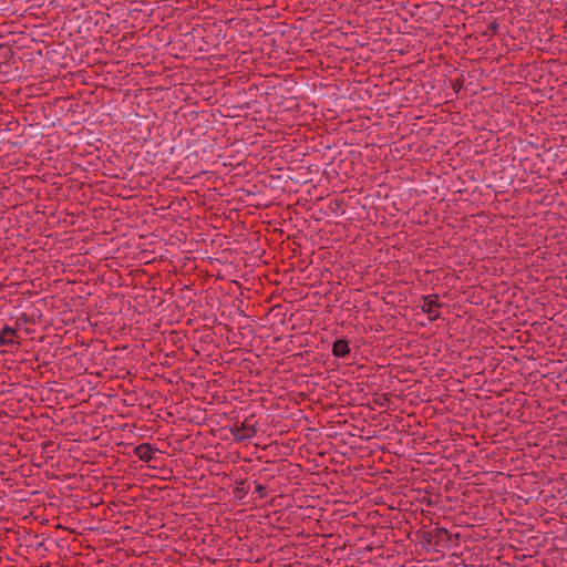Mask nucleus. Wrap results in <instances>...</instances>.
I'll return each mask as SVG.
<instances>
[{"label":"nucleus","instance_id":"nucleus-1","mask_svg":"<svg viewBox=\"0 0 567 567\" xmlns=\"http://www.w3.org/2000/svg\"><path fill=\"white\" fill-rule=\"evenodd\" d=\"M256 424L257 422L252 416L247 417L243 423L235 424L231 427V434L238 441L249 440L254 437L257 432Z\"/></svg>","mask_w":567,"mask_h":567},{"label":"nucleus","instance_id":"nucleus-2","mask_svg":"<svg viewBox=\"0 0 567 567\" xmlns=\"http://www.w3.org/2000/svg\"><path fill=\"white\" fill-rule=\"evenodd\" d=\"M441 306L437 295H429L423 297L420 308L427 315L430 321H434L440 317Z\"/></svg>","mask_w":567,"mask_h":567},{"label":"nucleus","instance_id":"nucleus-3","mask_svg":"<svg viewBox=\"0 0 567 567\" xmlns=\"http://www.w3.org/2000/svg\"><path fill=\"white\" fill-rule=\"evenodd\" d=\"M17 330L12 327L4 326L0 330V344L1 346H14L17 343Z\"/></svg>","mask_w":567,"mask_h":567},{"label":"nucleus","instance_id":"nucleus-4","mask_svg":"<svg viewBox=\"0 0 567 567\" xmlns=\"http://www.w3.org/2000/svg\"><path fill=\"white\" fill-rule=\"evenodd\" d=\"M350 353L349 342L344 339H338L332 344V354L336 358H344Z\"/></svg>","mask_w":567,"mask_h":567},{"label":"nucleus","instance_id":"nucleus-5","mask_svg":"<svg viewBox=\"0 0 567 567\" xmlns=\"http://www.w3.org/2000/svg\"><path fill=\"white\" fill-rule=\"evenodd\" d=\"M135 455L144 462H148L153 457V449L150 444L143 443L135 447Z\"/></svg>","mask_w":567,"mask_h":567}]
</instances>
